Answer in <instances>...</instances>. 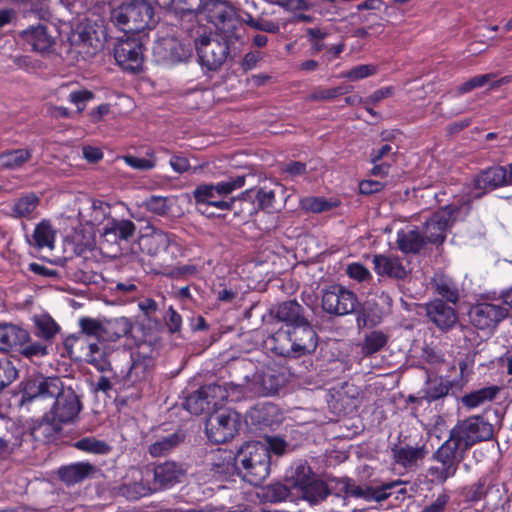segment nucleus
Instances as JSON below:
<instances>
[{
	"mask_svg": "<svg viewBox=\"0 0 512 512\" xmlns=\"http://www.w3.org/2000/svg\"><path fill=\"white\" fill-rule=\"evenodd\" d=\"M271 460L268 447L263 442H247L235 456L229 455L225 465L214 464L216 473H229L234 469L251 485H260L270 474Z\"/></svg>",
	"mask_w": 512,
	"mask_h": 512,
	"instance_id": "nucleus-1",
	"label": "nucleus"
},
{
	"mask_svg": "<svg viewBox=\"0 0 512 512\" xmlns=\"http://www.w3.org/2000/svg\"><path fill=\"white\" fill-rule=\"evenodd\" d=\"M81 410L80 400L75 391L62 384L61 391L44 413L43 421L34 428L36 437L43 435L46 440L61 431V424L72 422Z\"/></svg>",
	"mask_w": 512,
	"mask_h": 512,
	"instance_id": "nucleus-2",
	"label": "nucleus"
},
{
	"mask_svg": "<svg viewBox=\"0 0 512 512\" xmlns=\"http://www.w3.org/2000/svg\"><path fill=\"white\" fill-rule=\"evenodd\" d=\"M245 182L246 174H241L215 184L204 183L198 185L192 192L198 211L207 213L210 207L218 210H230L235 199L225 200L224 198L235 190L242 188Z\"/></svg>",
	"mask_w": 512,
	"mask_h": 512,
	"instance_id": "nucleus-3",
	"label": "nucleus"
},
{
	"mask_svg": "<svg viewBox=\"0 0 512 512\" xmlns=\"http://www.w3.org/2000/svg\"><path fill=\"white\" fill-rule=\"evenodd\" d=\"M63 382L58 377L38 375L23 382L20 404L27 411H44L61 391Z\"/></svg>",
	"mask_w": 512,
	"mask_h": 512,
	"instance_id": "nucleus-4",
	"label": "nucleus"
},
{
	"mask_svg": "<svg viewBox=\"0 0 512 512\" xmlns=\"http://www.w3.org/2000/svg\"><path fill=\"white\" fill-rule=\"evenodd\" d=\"M154 17V7L148 0L123 2L111 13L112 22L126 33H138L148 28Z\"/></svg>",
	"mask_w": 512,
	"mask_h": 512,
	"instance_id": "nucleus-5",
	"label": "nucleus"
},
{
	"mask_svg": "<svg viewBox=\"0 0 512 512\" xmlns=\"http://www.w3.org/2000/svg\"><path fill=\"white\" fill-rule=\"evenodd\" d=\"M286 482L310 504H318L328 495L326 484L320 480L305 462L296 463L286 474Z\"/></svg>",
	"mask_w": 512,
	"mask_h": 512,
	"instance_id": "nucleus-6",
	"label": "nucleus"
},
{
	"mask_svg": "<svg viewBox=\"0 0 512 512\" xmlns=\"http://www.w3.org/2000/svg\"><path fill=\"white\" fill-rule=\"evenodd\" d=\"M494 436V427L480 415L458 421L450 430L449 439L465 454L477 443L489 441Z\"/></svg>",
	"mask_w": 512,
	"mask_h": 512,
	"instance_id": "nucleus-7",
	"label": "nucleus"
},
{
	"mask_svg": "<svg viewBox=\"0 0 512 512\" xmlns=\"http://www.w3.org/2000/svg\"><path fill=\"white\" fill-rule=\"evenodd\" d=\"M465 456L466 454L448 438L433 454L438 465L430 466L428 474L433 481L442 484L455 476L459 464Z\"/></svg>",
	"mask_w": 512,
	"mask_h": 512,
	"instance_id": "nucleus-8",
	"label": "nucleus"
},
{
	"mask_svg": "<svg viewBox=\"0 0 512 512\" xmlns=\"http://www.w3.org/2000/svg\"><path fill=\"white\" fill-rule=\"evenodd\" d=\"M227 398L228 392L225 387L209 384L189 395L184 405L191 414L201 415L222 406Z\"/></svg>",
	"mask_w": 512,
	"mask_h": 512,
	"instance_id": "nucleus-9",
	"label": "nucleus"
},
{
	"mask_svg": "<svg viewBox=\"0 0 512 512\" xmlns=\"http://www.w3.org/2000/svg\"><path fill=\"white\" fill-rule=\"evenodd\" d=\"M240 427V414L226 409L216 411L207 419L205 430L210 441L220 444L232 439Z\"/></svg>",
	"mask_w": 512,
	"mask_h": 512,
	"instance_id": "nucleus-10",
	"label": "nucleus"
},
{
	"mask_svg": "<svg viewBox=\"0 0 512 512\" xmlns=\"http://www.w3.org/2000/svg\"><path fill=\"white\" fill-rule=\"evenodd\" d=\"M321 305L330 315L345 316L355 312L359 302L353 291L341 285H332L323 292Z\"/></svg>",
	"mask_w": 512,
	"mask_h": 512,
	"instance_id": "nucleus-11",
	"label": "nucleus"
},
{
	"mask_svg": "<svg viewBox=\"0 0 512 512\" xmlns=\"http://www.w3.org/2000/svg\"><path fill=\"white\" fill-rule=\"evenodd\" d=\"M234 42H221L211 37V34H202L195 40V46L202 66L208 70H217L227 59L229 44Z\"/></svg>",
	"mask_w": 512,
	"mask_h": 512,
	"instance_id": "nucleus-12",
	"label": "nucleus"
},
{
	"mask_svg": "<svg viewBox=\"0 0 512 512\" xmlns=\"http://www.w3.org/2000/svg\"><path fill=\"white\" fill-rule=\"evenodd\" d=\"M157 351L151 343L142 342L131 353L132 364L127 372L125 384L134 386L146 381L154 367Z\"/></svg>",
	"mask_w": 512,
	"mask_h": 512,
	"instance_id": "nucleus-13",
	"label": "nucleus"
},
{
	"mask_svg": "<svg viewBox=\"0 0 512 512\" xmlns=\"http://www.w3.org/2000/svg\"><path fill=\"white\" fill-rule=\"evenodd\" d=\"M507 316L508 308L501 303H477L468 312L470 323L474 327L489 332L494 330Z\"/></svg>",
	"mask_w": 512,
	"mask_h": 512,
	"instance_id": "nucleus-14",
	"label": "nucleus"
},
{
	"mask_svg": "<svg viewBox=\"0 0 512 512\" xmlns=\"http://www.w3.org/2000/svg\"><path fill=\"white\" fill-rule=\"evenodd\" d=\"M84 343L87 344L84 360L93 365L100 372L109 371L111 369L109 356L112 353L110 345L102 341H89L88 339H84L81 335L69 336L65 341L66 347L70 349L75 345H83Z\"/></svg>",
	"mask_w": 512,
	"mask_h": 512,
	"instance_id": "nucleus-15",
	"label": "nucleus"
},
{
	"mask_svg": "<svg viewBox=\"0 0 512 512\" xmlns=\"http://www.w3.org/2000/svg\"><path fill=\"white\" fill-rule=\"evenodd\" d=\"M114 58L123 70L140 72L144 63L142 43L134 37L119 40L114 47Z\"/></svg>",
	"mask_w": 512,
	"mask_h": 512,
	"instance_id": "nucleus-16",
	"label": "nucleus"
},
{
	"mask_svg": "<svg viewBox=\"0 0 512 512\" xmlns=\"http://www.w3.org/2000/svg\"><path fill=\"white\" fill-rule=\"evenodd\" d=\"M209 19L221 33L224 41L235 42L239 39L235 10L228 2H214L209 9Z\"/></svg>",
	"mask_w": 512,
	"mask_h": 512,
	"instance_id": "nucleus-17",
	"label": "nucleus"
},
{
	"mask_svg": "<svg viewBox=\"0 0 512 512\" xmlns=\"http://www.w3.org/2000/svg\"><path fill=\"white\" fill-rule=\"evenodd\" d=\"M462 494L469 502L500 498V480L498 474L491 470L484 473L476 483L465 486Z\"/></svg>",
	"mask_w": 512,
	"mask_h": 512,
	"instance_id": "nucleus-18",
	"label": "nucleus"
},
{
	"mask_svg": "<svg viewBox=\"0 0 512 512\" xmlns=\"http://www.w3.org/2000/svg\"><path fill=\"white\" fill-rule=\"evenodd\" d=\"M458 208L447 205L436 211L424 224V238L426 242L442 243L446 238V231L454 220V214Z\"/></svg>",
	"mask_w": 512,
	"mask_h": 512,
	"instance_id": "nucleus-19",
	"label": "nucleus"
},
{
	"mask_svg": "<svg viewBox=\"0 0 512 512\" xmlns=\"http://www.w3.org/2000/svg\"><path fill=\"white\" fill-rule=\"evenodd\" d=\"M97 42L88 30L78 27L69 37L68 59L72 63L89 60L98 50Z\"/></svg>",
	"mask_w": 512,
	"mask_h": 512,
	"instance_id": "nucleus-20",
	"label": "nucleus"
},
{
	"mask_svg": "<svg viewBox=\"0 0 512 512\" xmlns=\"http://www.w3.org/2000/svg\"><path fill=\"white\" fill-rule=\"evenodd\" d=\"M21 37L26 44L31 46L33 51L44 54L53 49L57 32L52 26L38 24L23 30Z\"/></svg>",
	"mask_w": 512,
	"mask_h": 512,
	"instance_id": "nucleus-21",
	"label": "nucleus"
},
{
	"mask_svg": "<svg viewBox=\"0 0 512 512\" xmlns=\"http://www.w3.org/2000/svg\"><path fill=\"white\" fill-rule=\"evenodd\" d=\"M153 492L149 482L145 479L144 471L131 467L127 470L118 487V493L129 500H137Z\"/></svg>",
	"mask_w": 512,
	"mask_h": 512,
	"instance_id": "nucleus-22",
	"label": "nucleus"
},
{
	"mask_svg": "<svg viewBox=\"0 0 512 512\" xmlns=\"http://www.w3.org/2000/svg\"><path fill=\"white\" fill-rule=\"evenodd\" d=\"M509 184L508 171L503 166H492L482 170L474 179L473 197L479 198L488 191Z\"/></svg>",
	"mask_w": 512,
	"mask_h": 512,
	"instance_id": "nucleus-23",
	"label": "nucleus"
},
{
	"mask_svg": "<svg viewBox=\"0 0 512 512\" xmlns=\"http://www.w3.org/2000/svg\"><path fill=\"white\" fill-rule=\"evenodd\" d=\"M188 51L173 37H165L155 42L153 56L159 64L173 65L184 60Z\"/></svg>",
	"mask_w": 512,
	"mask_h": 512,
	"instance_id": "nucleus-24",
	"label": "nucleus"
},
{
	"mask_svg": "<svg viewBox=\"0 0 512 512\" xmlns=\"http://www.w3.org/2000/svg\"><path fill=\"white\" fill-rule=\"evenodd\" d=\"M426 313L428 318L443 331L451 329L457 322L455 309L439 299L426 305Z\"/></svg>",
	"mask_w": 512,
	"mask_h": 512,
	"instance_id": "nucleus-25",
	"label": "nucleus"
},
{
	"mask_svg": "<svg viewBox=\"0 0 512 512\" xmlns=\"http://www.w3.org/2000/svg\"><path fill=\"white\" fill-rule=\"evenodd\" d=\"M186 469L174 461H165L154 467V484L159 488H169L180 483L185 477Z\"/></svg>",
	"mask_w": 512,
	"mask_h": 512,
	"instance_id": "nucleus-26",
	"label": "nucleus"
},
{
	"mask_svg": "<svg viewBox=\"0 0 512 512\" xmlns=\"http://www.w3.org/2000/svg\"><path fill=\"white\" fill-rule=\"evenodd\" d=\"M299 356L315 351L317 336L307 320L289 328Z\"/></svg>",
	"mask_w": 512,
	"mask_h": 512,
	"instance_id": "nucleus-27",
	"label": "nucleus"
},
{
	"mask_svg": "<svg viewBox=\"0 0 512 512\" xmlns=\"http://www.w3.org/2000/svg\"><path fill=\"white\" fill-rule=\"evenodd\" d=\"M393 459L396 464L413 470L418 466L425 456L428 454V450L425 445H403L396 446L392 449Z\"/></svg>",
	"mask_w": 512,
	"mask_h": 512,
	"instance_id": "nucleus-28",
	"label": "nucleus"
},
{
	"mask_svg": "<svg viewBox=\"0 0 512 512\" xmlns=\"http://www.w3.org/2000/svg\"><path fill=\"white\" fill-rule=\"evenodd\" d=\"M175 240L176 237L173 234L162 230H153L150 234L141 237L140 246L143 251L151 256H155L174 244Z\"/></svg>",
	"mask_w": 512,
	"mask_h": 512,
	"instance_id": "nucleus-29",
	"label": "nucleus"
},
{
	"mask_svg": "<svg viewBox=\"0 0 512 512\" xmlns=\"http://www.w3.org/2000/svg\"><path fill=\"white\" fill-rule=\"evenodd\" d=\"M373 264L375 272L380 276L403 279L407 275V271L398 257L375 255Z\"/></svg>",
	"mask_w": 512,
	"mask_h": 512,
	"instance_id": "nucleus-30",
	"label": "nucleus"
},
{
	"mask_svg": "<svg viewBox=\"0 0 512 512\" xmlns=\"http://www.w3.org/2000/svg\"><path fill=\"white\" fill-rule=\"evenodd\" d=\"M29 333L16 325H0V351L6 352L23 346L29 340Z\"/></svg>",
	"mask_w": 512,
	"mask_h": 512,
	"instance_id": "nucleus-31",
	"label": "nucleus"
},
{
	"mask_svg": "<svg viewBox=\"0 0 512 512\" xmlns=\"http://www.w3.org/2000/svg\"><path fill=\"white\" fill-rule=\"evenodd\" d=\"M40 204V197L34 192H28L15 199L11 207V217L31 220Z\"/></svg>",
	"mask_w": 512,
	"mask_h": 512,
	"instance_id": "nucleus-32",
	"label": "nucleus"
},
{
	"mask_svg": "<svg viewBox=\"0 0 512 512\" xmlns=\"http://www.w3.org/2000/svg\"><path fill=\"white\" fill-rule=\"evenodd\" d=\"M131 328L132 324L126 317L105 319L102 324L101 341L106 344L107 342H115L127 335Z\"/></svg>",
	"mask_w": 512,
	"mask_h": 512,
	"instance_id": "nucleus-33",
	"label": "nucleus"
},
{
	"mask_svg": "<svg viewBox=\"0 0 512 512\" xmlns=\"http://www.w3.org/2000/svg\"><path fill=\"white\" fill-rule=\"evenodd\" d=\"M397 246L403 253H418L426 240L416 228H406L397 233Z\"/></svg>",
	"mask_w": 512,
	"mask_h": 512,
	"instance_id": "nucleus-34",
	"label": "nucleus"
},
{
	"mask_svg": "<svg viewBox=\"0 0 512 512\" xmlns=\"http://www.w3.org/2000/svg\"><path fill=\"white\" fill-rule=\"evenodd\" d=\"M23 431L18 427L8 429L0 434V457L8 458L17 454L22 446Z\"/></svg>",
	"mask_w": 512,
	"mask_h": 512,
	"instance_id": "nucleus-35",
	"label": "nucleus"
},
{
	"mask_svg": "<svg viewBox=\"0 0 512 512\" xmlns=\"http://www.w3.org/2000/svg\"><path fill=\"white\" fill-rule=\"evenodd\" d=\"M499 393V387L489 386L472 391L461 398V402L467 409H475L487 402L493 401Z\"/></svg>",
	"mask_w": 512,
	"mask_h": 512,
	"instance_id": "nucleus-36",
	"label": "nucleus"
},
{
	"mask_svg": "<svg viewBox=\"0 0 512 512\" xmlns=\"http://www.w3.org/2000/svg\"><path fill=\"white\" fill-rule=\"evenodd\" d=\"M432 285L435 292L442 298L451 303H457L459 300V289L457 284L448 276L437 273L435 274Z\"/></svg>",
	"mask_w": 512,
	"mask_h": 512,
	"instance_id": "nucleus-37",
	"label": "nucleus"
},
{
	"mask_svg": "<svg viewBox=\"0 0 512 512\" xmlns=\"http://www.w3.org/2000/svg\"><path fill=\"white\" fill-rule=\"evenodd\" d=\"M94 467L89 463H75L59 469L60 479L72 485L86 479L92 472Z\"/></svg>",
	"mask_w": 512,
	"mask_h": 512,
	"instance_id": "nucleus-38",
	"label": "nucleus"
},
{
	"mask_svg": "<svg viewBox=\"0 0 512 512\" xmlns=\"http://www.w3.org/2000/svg\"><path fill=\"white\" fill-rule=\"evenodd\" d=\"M271 340L273 342L272 349L276 354L285 357H299L294 341H292L290 329L277 331Z\"/></svg>",
	"mask_w": 512,
	"mask_h": 512,
	"instance_id": "nucleus-39",
	"label": "nucleus"
},
{
	"mask_svg": "<svg viewBox=\"0 0 512 512\" xmlns=\"http://www.w3.org/2000/svg\"><path fill=\"white\" fill-rule=\"evenodd\" d=\"M277 318L287 323L291 328L306 319L302 316V307L296 301H286L279 305L277 312Z\"/></svg>",
	"mask_w": 512,
	"mask_h": 512,
	"instance_id": "nucleus-40",
	"label": "nucleus"
},
{
	"mask_svg": "<svg viewBox=\"0 0 512 512\" xmlns=\"http://www.w3.org/2000/svg\"><path fill=\"white\" fill-rule=\"evenodd\" d=\"M183 438L184 436L178 432L159 438L149 446V454L154 458L165 456L173 451L183 441Z\"/></svg>",
	"mask_w": 512,
	"mask_h": 512,
	"instance_id": "nucleus-41",
	"label": "nucleus"
},
{
	"mask_svg": "<svg viewBox=\"0 0 512 512\" xmlns=\"http://www.w3.org/2000/svg\"><path fill=\"white\" fill-rule=\"evenodd\" d=\"M136 230L135 224L130 220H111L103 228L105 236L113 235L115 239L128 240Z\"/></svg>",
	"mask_w": 512,
	"mask_h": 512,
	"instance_id": "nucleus-42",
	"label": "nucleus"
},
{
	"mask_svg": "<svg viewBox=\"0 0 512 512\" xmlns=\"http://www.w3.org/2000/svg\"><path fill=\"white\" fill-rule=\"evenodd\" d=\"M32 239L38 249L54 248L55 231L48 220H42L36 225Z\"/></svg>",
	"mask_w": 512,
	"mask_h": 512,
	"instance_id": "nucleus-43",
	"label": "nucleus"
},
{
	"mask_svg": "<svg viewBox=\"0 0 512 512\" xmlns=\"http://www.w3.org/2000/svg\"><path fill=\"white\" fill-rule=\"evenodd\" d=\"M32 157L30 149H15L0 154V163L6 169H18L27 163Z\"/></svg>",
	"mask_w": 512,
	"mask_h": 512,
	"instance_id": "nucleus-44",
	"label": "nucleus"
},
{
	"mask_svg": "<svg viewBox=\"0 0 512 512\" xmlns=\"http://www.w3.org/2000/svg\"><path fill=\"white\" fill-rule=\"evenodd\" d=\"M452 388V382L448 379L438 377L427 382L425 396L429 401L445 397Z\"/></svg>",
	"mask_w": 512,
	"mask_h": 512,
	"instance_id": "nucleus-45",
	"label": "nucleus"
},
{
	"mask_svg": "<svg viewBox=\"0 0 512 512\" xmlns=\"http://www.w3.org/2000/svg\"><path fill=\"white\" fill-rule=\"evenodd\" d=\"M339 205L336 199H325L323 197H306L301 200V207L306 211L321 213L329 211Z\"/></svg>",
	"mask_w": 512,
	"mask_h": 512,
	"instance_id": "nucleus-46",
	"label": "nucleus"
},
{
	"mask_svg": "<svg viewBox=\"0 0 512 512\" xmlns=\"http://www.w3.org/2000/svg\"><path fill=\"white\" fill-rule=\"evenodd\" d=\"M74 447L88 453L104 455L110 452L111 447L102 440L94 437H84L75 442Z\"/></svg>",
	"mask_w": 512,
	"mask_h": 512,
	"instance_id": "nucleus-47",
	"label": "nucleus"
},
{
	"mask_svg": "<svg viewBox=\"0 0 512 512\" xmlns=\"http://www.w3.org/2000/svg\"><path fill=\"white\" fill-rule=\"evenodd\" d=\"M495 78V74L487 73L476 75L467 81L463 82L456 88L457 95L466 94L476 88H482L490 83L491 80Z\"/></svg>",
	"mask_w": 512,
	"mask_h": 512,
	"instance_id": "nucleus-48",
	"label": "nucleus"
},
{
	"mask_svg": "<svg viewBox=\"0 0 512 512\" xmlns=\"http://www.w3.org/2000/svg\"><path fill=\"white\" fill-rule=\"evenodd\" d=\"M103 320H97L89 317H84L79 320L81 328V336L84 339L87 337H95L97 341H101Z\"/></svg>",
	"mask_w": 512,
	"mask_h": 512,
	"instance_id": "nucleus-49",
	"label": "nucleus"
},
{
	"mask_svg": "<svg viewBox=\"0 0 512 512\" xmlns=\"http://www.w3.org/2000/svg\"><path fill=\"white\" fill-rule=\"evenodd\" d=\"M387 343V336L381 331L369 333L364 340L363 352L367 355L380 351Z\"/></svg>",
	"mask_w": 512,
	"mask_h": 512,
	"instance_id": "nucleus-50",
	"label": "nucleus"
},
{
	"mask_svg": "<svg viewBox=\"0 0 512 512\" xmlns=\"http://www.w3.org/2000/svg\"><path fill=\"white\" fill-rule=\"evenodd\" d=\"M145 206L150 212L159 216H164L170 211L171 198L152 195L146 199Z\"/></svg>",
	"mask_w": 512,
	"mask_h": 512,
	"instance_id": "nucleus-51",
	"label": "nucleus"
},
{
	"mask_svg": "<svg viewBox=\"0 0 512 512\" xmlns=\"http://www.w3.org/2000/svg\"><path fill=\"white\" fill-rule=\"evenodd\" d=\"M39 335L46 340L52 339L59 331L58 324L50 316H40L36 319Z\"/></svg>",
	"mask_w": 512,
	"mask_h": 512,
	"instance_id": "nucleus-52",
	"label": "nucleus"
},
{
	"mask_svg": "<svg viewBox=\"0 0 512 512\" xmlns=\"http://www.w3.org/2000/svg\"><path fill=\"white\" fill-rule=\"evenodd\" d=\"M339 485L340 489L345 493L369 501L370 486L356 485V483L349 478H342L339 481Z\"/></svg>",
	"mask_w": 512,
	"mask_h": 512,
	"instance_id": "nucleus-53",
	"label": "nucleus"
},
{
	"mask_svg": "<svg viewBox=\"0 0 512 512\" xmlns=\"http://www.w3.org/2000/svg\"><path fill=\"white\" fill-rule=\"evenodd\" d=\"M18 376V371L6 357L0 358V391L11 384Z\"/></svg>",
	"mask_w": 512,
	"mask_h": 512,
	"instance_id": "nucleus-54",
	"label": "nucleus"
},
{
	"mask_svg": "<svg viewBox=\"0 0 512 512\" xmlns=\"http://www.w3.org/2000/svg\"><path fill=\"white\" fill-rule=\"evenodd\" d=\"M327 35L328 33L325 30L318 27L306 29V36L311 44V52L313 54H317L326 48V45L324 44L323 41L327 37Z\"/></svg>",
	"mask_w": 512,
	"mask_h": 512,
	"instance_id": "nucleus-55",
	"label": "nucleus"
},
{
	"mask_svg": "<svg viewBox=\"0 0 512 512\" xmlns=\"http://www.w3.org/2000/svg\"><path fill=\"white\" fill-rule=\"evenodd\" d=\"M403 481L401 480H395L383 483L381 486L378 487H371L370 486V493H369V501H376V502H382L390 497L391 493L389 492L391 489L403 485Z\"/></svg>",
	"mask_w": 512,
	"mask_h": 512,
	"instance_id": "nucleus-56",
	"label": "nucleus"
},
{
	"mask_svg": "<svg viewBox=\"0 0 512 512\" xmlns=\"http://www.w3.org/2000/svg\"><path fill=\"white\" fill-rule=\"evenodd\" d=\"M257 381L262 386V390L265 394L276 393L281 386V380L279 376H277L271 370L265 371L263 374L258 375Z\"/></svg>",
	"mask_w": 512,
	"mask_h": 512,
	"instance_id": "nucleus-57",
	"label": "nucleus"
},
{
	"mask_svg": "<svg viewBox=\"0 0 512 512\" xmlns=\"http://www.w3.org/2000/svg\"><path fill=\"white\" fill-rule=\"evenodd\" d=\"M377 67L373 64L358 65L341 74V77L351 81H358L374 75Z\"/></svg>",
	"mask_w": 512,
	"mask_h": 512,
	"instance_id": "nucleus-58",
	"label": "nucleus"
},
{
	"mask_svg": "<svg viewBox=\"0 0 512 512\" xmlns=\"http://www.w3.org/2000/svg\"><path fill=\"white\" fill-rule=\"evenodd\" d=\"M245 23L255 30H260L266 33L277 34L280 31V25L277 22L272 20H267L264 18H254L253 16H249V19L244 20Z\"/></svg>",
	"mask_w": 512,
	"mask_h": 512,
	"instance_id": "nucleus-59",
	"label": "nucleus"
},
{
	"mask_svg": "<svg viewBox=\"0 0 512 512\" xmlns=\"http://www.w3.org/2000/svg\"><path fill=\"white\" fill-rule=\"evenodd\" d=\"M292 490L288 483H274L268 486L267 496L273 502H281L289 498Z\"/></svg>",
	"mask_w": 512,
	"mask_h": 512,
	"instance_id": "nucleus-60",
	"label": "nucleus"
},
{
	"mask_svg": "<svg viewBox=\"0 0 512 512\" xmlns=\"http://www.w3.org/2000/svg\"><path fill=\"white\" fill-rule=\"evenodd\" d=\"M350 92L349 87L338 86L330 89H318L310 95L311 100H331Z\"/></svg>",
	"mask_w": 512,
	"mask_h": 512,
	"instance_id": "nucleus-61",
	"label": "nucleus"
},
{
	"mask_svg": "<svg viewBox=\"0 0 512 512\" xmlns=\"http://www.w3.org/2000/svg\"><path fill=\"white\" fill-rule=\"evenodd\" d=\"M20 347V353L26 358L33 359L35 357H42L48 354L47 346L40 342L28 341Z\"/></svg>",
	"mask_w": 512,
	"mask_h": 512,
	"instance_id": "nucleus-62",
	"label": "nucleus"
},
{
	"mask_svg": "<svg viewBox=\"0 0 512 512\" xmlns=\"http://www.w3.org/2000/svg\"><path fill=\"white\" fill-rule=\"evenodd\" d=\"M93 98V92L85 89L72 91L68 96L69 102L77 107L78 112H82L86 107V103Z\"/></svg>",
	"mask_w": 512,
	"mask_h": 512,
	"instance_id": "nucleus-63",
	"label": "nucleus"
},
{
	"mask_svg": "<svg viewBox=\"0 0 512 512\" xmlns=\"http://www.w3.org/2000/svg\"><path fill=\"white\" fill-rule=\"evenodd\" d=\"M122 160L130 167L140 171L151 170L155 167L153 158H139L132 155H125Z\"/></svg>",
	"mask_w": 512,
	"mask_h": 512,
	"instance_id": "nucleus-64",
	"label": "nucleus"
}]
</instances>
